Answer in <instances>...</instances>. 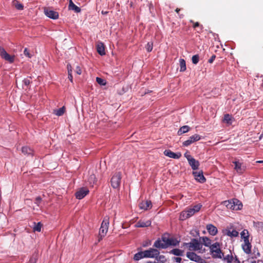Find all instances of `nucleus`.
Here are the masks:
<instances>
[{
  "mask_svg": "<svg viewBox=\"0 0 263 263\" xmlns=\"http://www.w3.org/2000/svg\"><path fill=\"white\" fill-rule=\"evenodd\" d=\"M211 254L213 258L221 259L227 263H231L234 260L232 252L230 249H224L221 250L219 242H215L210 246Z\"/></svg>",
  "mask_w": 263,
  "mask_h": 263,
  "instance_id": "f257e3e1",
  "label": "nucleus"
},
{
  "mask_svg": "<svg viewBox=\"0 0 263 263\" xmlns=\"http://www.w3.org/2000/svg\"><path fill=\"white\" fill-rule=\"evenodd\" d=\"M222 204L229 209L232 210H239L242 207L241 202L237 199H232L230 200L224 201Z\"/></svg>",
  "mask_w": 263,
  "mask_h": 263,
  "instance_id": "f03ea898",
  "label": "nucleus"
},
{
  "mask_svg": "<svg viewBox=\"0 0 263 263\" xmlns=\"http://www.w3.org/2000/svg\"><path fill=\"white\" fill-rule=\"evenodd\" d=\"M109 217L106 216L104 217L100 228L99 233L98 241H100L106 235L108 230Z\"/></svg>",
  "mask_w": 263,
  "mask_h": 263,
  "instance_id": "7ed1b4c3",
  "label": "nucleus"
},
{
  "mask_svg": "<svg viewBox=\"0 0 263 263\" xmlns=\"http://www.w3.org/2000/svg\"><path fill=\"white\" fill-rule=\"evenodd\" d=\"M187 248L190 251H198L202 248V245L196 239L193 238L190 242H184L182 246Z\"/></svg>",
  "mask_w": 263,
  "mask_h": 263,
  "instance_id": "20e7f679",
  "label": "nucleus"
},
{
  "mask_svg": "<svg viewBox=\"0 0 263 263\" xmlns=\"http://www.w3.org/2000/svg\"><path fill=\"white\" fill-rule=\"evenodd\" d=\"M121 179V173L120 172L116 173L111 179V185L114 189H117L120 185Z\"/></svg>",
  "mask_w": 263,
  "mask_h": 263,
  "instance_id": "39448f33",
  "label": "nucleus"
},
{
  "mask_svg": "<svg viewBox=\"0 0 263 263\" xmlns=\"http://www.w3.org/2000/svg\"><path fill=\"white\" fill-rule=\"evenodd\" d=\"M186 257L190 260L197 263H202L203 259L199 255L193 252H188L186 253Z\"/></svg>",
  "mask_w": 263,
  "mask_h": 263,
  "instance_id": "423d86ee",
  "label": "nucleus"
},
{
  "mask_svg": "<svg viewBox=\"0 0 263 263\" xmlns=\"http://www.w3.org/2000/svg\"><path fill=\"white\" fill-rule=\"evenodd\" d=\"M145 257L146 258H153L157 257L159 255L160 252L156 249L150 248L147 250L144 251Z\"/></svg>",
  "mask_w": 263,
  "mask_h": 263,
  "instance_id": "0eeeda50",
  "label": "nucleus"
},
{
  "mask_svg": "<svg viewBox=\"0 0 263 263\" xmlns=\"http://www.w3.org/2000/svg\"><path fill=\"white\" fill-rule=\"evenodd\" d=\"M89 192V190L86 187H81L75 193L77 199H82L85 197Z\"/></svg>",
  "mask_w": 263,
  "mask_h": 263,
  "instance_id": "6e6552de",
  "label": "nucleus"
},
{
  "mask_svg": "<svg viewBox=\"0 0 263 263\" xmlns=\"http://www.w3.org/2000/svg\"><path fill=\"white\" fill-rule=\"evenodd\" d=\"M0 55L2 58L4 59L6 61H8L10 63L14 62V57L11 56L9 54L6 50L0 46Z\"/></svg>",
  "mask_w": 263,
  "mask_h": 263,
  "instance_id": "1a4fd4ad",
  "label": "nucleus"
},
{
  "mask_svg": "<svg viewBox=\"0 0 263 263\" xmlns=\"http://www.w3.org/2000/svg\"><path fill=\"white\" fill-rule=\"evenodd\" d=\"M201 139V136L198 134H195L191 136L189 139L183 142V145L184 146H188L191 144L199 141Z\"/></svg>",
  "mask_w": 263,
  "mask_h": 263,
  "instance_id": "9d476101",
  "label": "nucleus"
},
{
  "mask_svg": "<svg viewBox=\"0 0 263 263\" xmlns=\"http://www.w3.org/2000/svg\"><path fill=\"white\" fill-rule=\"evenodd\" d=\"M44 13L48 17L55 20L59 18V13L48 8H44Z\"/></svg>",
  "mask_w": 263,
  "mask_h": 263,
  "instance_id": "9b49d317",
  "label": "nucleus"
},
{
  "mask_svg": "<svg viewBox=\"0 0 263 263\" xmlns=\"http://www.w3.org/2000/svg\"><path fill=\"white\" fill-rule=\"evenodd\" d=\"M244 243L242 245V248L243 251L247 254H249L251 252L252 245L249 242V238H245Z\"/></svg>",
  "mask_w": 263,
  "mask_h": 263,
  "instance_id": "f8f14e48",
  "label": "nucleus"
},
{
  "mask_svg": "<svg viewBox=\"0 0 263 263\" xmlns=\"http://www.w3.org/2000/svg\"><path fill=\"white\" fill-rule=\"evenodd\" d=\"M193 175L195 179L200 183H204L206 181L205 178L203 175L202 171L200 172H193Z\"/></svg>",
  "mask_w": 263,
  "mask_h": 263,
  "instance_id": "ddd939ff",
  "label": "nucleus"
},
{
  "mask_svg": "<svg viewBox=\"0 0 263 263\" xmlns=\"http://www.w3.org/2000/svg\"><path fill=\"white\" fill-rule=\"evenodd\" d=\"M96 48L100 55H104L106 54L105 45L102 42L98 41L97 43Z\"/></svg>",
  "mask_w": 263,
  "mask_h": 263,
  "instance_id": "4468645a",
  "label": "nucleus"
},
{
  "mask_svg": "<svg viewBox=\"0 0 263 263\" xmlns=\"http://www.w3.org/2000/svg\"><path fill=\"white\" fill-rule=\"evenodd\" d=\"M224 234L231 237H235L238 236L239 233L236 230L232 229V228H228L224 231Z\"/></svg>",
  "mask_w": 263,
  "mask_h": 263,
  "instance_id": "2eb2a0df",
  "label": "nucleus"
},
{
  "mask_svg": "<svg viewBox=\"0 0 263 263\" xmlns=\"http://www.w3.org/2000/svg\"><path fill=\"white\" fill-rule=\"evenodd\" d=\"M164 154L166 156L174 159H179L181 157V154L180 153H175L169 149L165 150L164 152Z\"/></svg>",
  "mask_w": 263,
  "mask_h": 263,
  "instance_id": "dca6fc26",
  "label": "nucleus"
},
{
  "mask_svg": "<svg viewBox=\"0 0 263 263\" xmlns=\"http://www.w3.org/2000/svg\"><path fill=\"white\" fill-rule=\"evenodd\" d=\"M152 206V202L150 200L143 201L139 204V208L144 210H147L151 209Z\"/></svg>",
  "mask_w": 263,
  "mask_h": 263,
  "instance_id": "f3484780",
  "label": "nucleus"
},
{
  "mask_svg": "<svg viewBox=\"0 0 263 263\" xmlns=\"http://www.w3.org/2000/svg\"><path fill=\"white\" fill-rule=\"evenodd\" d=\"M206 229L209 234L213 236L216 235L218 232L217 228L212 224H208Z\"/></svg>",
  "mask_w": 263,
  "mask_h": 263,
  "instance_id": "a211bd4d",
  "label": "nucleus"
},
{
  "mask_svg": "<svg viewBox=\"0 0 263 263\" xmlns=\"http://www.w3.org/2000/svg\"><path fill=\"white\" fill-rule=\"evenodd\" d=\"M188 162L193 170H196L198 168L199 163L198 161L196 160L194 158L190 159Z\"/></svg>",
  "mask_w": 263,
  "mask_h": 263,
  "instance_id": "6ab92c4d",
  "label": "nucleus"
},
{
  "mask_svg": "<svg viewBox=\"0 0 263 263\" xmlns=\"http://www.w3.org/2000/svg\"><path fill=\"white\" fill-rule=\"evenodd\" d=\"M68 9L70 10H73L75 12L79 13L81 11V8L76 6L72 1L69 0V4L68 6Z\"/></svg>",
  "mask_w": 263,
  "mask_h": 263,
  "instance_id": "aec40b11",
  "label": "nucleus"
},
{
  "mask_svg": "<svg viewBox=\"0 0 263 263\" xmlns=\"http://www.w3.org/2000/svg\"><path fill=\"white\" fill-rule=\"evenodd\" d=\"M235 164V170L239 174H242L245 171V169L242 167V164L238 161H235L233 162Z\"/></svg>",
  "mask_w": 263,
  "mask_h": 263,
  "instance_id": "412c9836",
  "label": "nucleus"
},
{
  "mask_svg": "<svg viewBox=\"0 0 263 263\" xmlns=\"http://www.w3.org/2000/svg\"><path fill=\"white\" fill-rule=\"evenodd\" d=\"M151 224L150 221L147 220L146 221H143L141 220L139 221L135 225L136 227L137 228H144L149 226Z\"/></svg>",
  "mask_w": 263,
  "mask_h": 263,
  "instance_id": "4be33fe9",
  "label": "nucleus"
},
{
  "mask_svg": "<svg viewBox=\"0 0 263 263\" xmlns=\"http://www.w3.org/2000/svg\"><path fill=\"white\" fill-rule=\"evenodd\" d=\"M154 247L159 249H165L166 245L163 244V242L161 239H157L154 244Z\"/></svg>",
  "mask_w": 263,
  "mask_h": 263,
  "instance_id": "5701e85b",
  "label": "nucleus"
},
{
  "mask_svg": "<svg viewBox=\"0 0 263 263\" xmlns=\"http://www.w3.org/2000/svg\"><path fill=\"white\" fill-rule=\"evenodd\" d=\"M22 152L24 155L31 156L33 155V151L28 146L22 147Z\"/></svg>",
  "mask_w": 263,
  "mask_h": 263,
  "instance_id": "b1692460",
  "label": "nucleus"
},
{
  "mask_svg": "<svg viewBox=\"0 0 263 263\" xmlns=\"http://www.w3.org/2000/svg\"><path fill=\"white\" fill-rule=\"evenodd\" d=\"M184 251L179 249H174L170 251V253L178 256L183 255Z\"/></svg>",
  "mask_w": 263,
  "mask_h": 263,
  "instance_id": "393cba45",
  "label": "nucleus"
},
{
  "mask_svg": "<svg viewBox=\"0 0 263 263\" xmlns=\"http://www.w3.org/2000/svg\"><path fill=\"white\" fill-rule=\"evenodd\" d=\"M190 127L187 125H184L180 128L178 131L177 134L179 136L183 134L186 133L189 131Z\"/></svg>",
  "mask_w": 263,
  "mask_h": 263,
  "instance_id": "a878e982",
  "label": "nucleus"
},
{
  "mask_svg": "<svg viewBox=\"0 0 263 263\" xmlns=\"http://www.w3.org/2000/svg\"><path fill=\"white\" fill-rule=\"evenodd\" d=\"M180 71L183 72L186 69L185 61L183 59L179 60Z\"/></svg>",
  "mask_w": 263,
  "mask_h": 263,
  "instance_id": "bb28decb",
  "label": "nucleus"
},
{
  "mask_svg": "<svg viewBox=\"0 0 263 263\" xmlns=\"http://www.w3.org/2000/svg\"><path fill=\"white\" fill-rule=\"evenodd\" d=\"M200 238H201L202 243L205 246L209 247L210 248V246L212 245L211 240L207 237H202Z\"/></svg>",
  "mask_w": 263,
  "mask_h": 263,
  "instance_id": "cd10ccee",
  "label": "nucleus"
},
{
  "mask_svg": "<svg viewBox=\"0 0 263 263\" xmlns=\"http://www.w3.org/2000/svg\"><path fill=\"white\" fill-rule=\"evenodd\" d=\"M179 242L180 241L178 240L177 239L170 238V240H168V247L170 246H177L179 245Z\"/></svg>",
  "mask_w": 263,
  "mask_h": 263,
  "instance_id": "c85d7f7f",
  "label": "nucleus"
},
{
  "mask_svg": "<svg viewBox=\"0 0 263 263\" xmlns=\"http://www.w3.org/2000/svg\"><path fill=\"white\" fill-rule=\"evenodd\" d=\"M144 251H141L137 253H136L134 257V259L135 260H139L145 257V256H144Z\"/></svg>",
  "mask_w": 263,
  "mask_h": 263,
  "instance_id": "c756f323",
  "label": "nucleus"
},
{
  "mask_svg": "<svg viewBox=\"0 0 263 263\" xmlns=\"http://www.w3.org/2000/svg\"><path fill=\"white\" fill-rule=\"evenodd\" d=\"M65 111V108L63 106L57 110H54V113L58 116H62Z\"/></svg>",
  "mask_w": 263,
  "mask_h": 263,
  "instance_id": "7c9ffc66",
  "label": "nucleus"
},
{
  "mask_svg": "<svg viewBox=\"0 0 263 263\" xmlns=\"http://www.w3.org/2000/svg\"><path fill=\"white\" fill-rule=\"evenodd\" d=\"M88 181L90 184L93 185L97 182V179L95 175L93 174L90 175L88 179Z\"/></svg>",
  "mask_w": 263,
  "mask_h": 263,
  "instance_id": "2f4dec72",
  "label": "nucleus"
},
{
  "mask_svg": "<svg viewBox=\"0 0 263 263\" xmlns=\"http://www.w3.org/2000/svg\"><path fill=\"white\" fill-rule=\"evenodd\" d=\"M232 116L229 114H226L224 116L223 121L229 124H231L232 123Z\"/></svg>",
  "mask_w": 263,
  "mask_h": 263,
  "instance_id": "473e14b6",
  "label": "nucleus"
},
{
  "mask_svg": "<svg viewBox=\"0 0 263 263\" xmlns=\"http://www.w3.org/2000/svg\"><path fill=\"white\" fill-rule=\"evenodd\" d=\"M34 226L33 227V231H37V232H41V228L42 227V224L41 222H38L37 223H36L35 222H34Z\"/></svg>",
  "mask_w": 263,
  "mask_h": 263,
  "instance_id": "72a5a7b5",
  "label": "nucleus"
},
{
  "mask_svg": "<svg viewBox=\"0 0 263 263\" xmlns=\"http://www.w3.org/2000/svg\"><path fill=\"white\" fill-rule=\"evenodd\" d=\"M157 262L156 263H165L166 261L165 257L164 255H159L158 257L157 256L156 258Z\"/></svg>",
  "mask_w": 263,
  "mask_h": 263,
  "instance_id": "f704fd0d",
  "label": "nucleus"
},
{
  "mask_svg": "<svg viewBox=\"0 0 263 263\" xmlns=\"http://www.w3.org/2000/svg\"><path fill=\"white\" fill-rule=\"evenodd\" d=\"M170 238L166 236V235H164L161 237V240H162L163 244L166 245V248L168 247V240H170Z\"/></svg>",
  "mask_w": 263,
  "mask_h": 263,
  "instance_id": "c9c22d12",
  "label": "nucleus"
},
{
  "mask_svg": "<svg viewBox=\"0 0 263 263\" xmlns=\"http://www.w3.org/2000/svg\"><path fill=\"white\" fill-rule=\"evenodd\" d=\"M199 56L198 54H196L192 57V62L194 64L196 65L199 62Z\"/></svg>",
  "mask_w": 263,
  "mask_h": 263,
  "instance_id": "e433bc0d",
  "label": "nucleus"
},
{
  "mask_svg": "<svg viewBox=\"0 0 263 263\" xmlns=\"http://www.w3.org/2000/svg\"><path fill=\"white\" fill-rule=\"evenodd\" d=\"M188 218H189V217L188 215L187 214V212L185 211H183L181 213L180 216V219L181 220H183Z\"/></svg>",
  "mask_w": 263,
  "mask_h": 263,
  "instance_id": "4c0bfd02",
  "label": "nucleus"
},
{
  "mask_svg": "<svg viewBox=\"0 0 263 263\" xmlns=\"http://www.w3.org/2000/svg\"><path fill=\"white\" fill-rule=\"evenodd\" d=\"M145 48L147 52L152 51L153 48V42H148L145 46Z\"/></svg>",
  "mask_w": 263,
  "mask_h": 263,
  "instance_id": "58836bf2",
  "label": "nucleus"
},
{
  "mask_svg": "<svg viewBox=\"0 0 263 263\" xmlns=\"http://www.w3.org/2000/svg\"><path fill=\"white\" fill-rule=\"evenodd\" d=\"M241 237L243 239V240L245 239V238H249L248 231L247 230H243L241 233Z\"/></svg>",
  "mask_w": 263,
  "mask_h": 263,
  "instance_id": "ea45409f",
  "label": "nucleus"
},
{
  "mask_svg": "<svg viewBox=\"0 0 263 263\" xmlns=\"http://www.w3.org/2000/svg\"><path fill=\"white\" fill-rule=\"evenodd\" d=\"M37 260V256L36 254H34L30 258L29 261L27 263H36V261Z\"/></svg>",
  "mask_w": 263,
  "mask_h": 263,
  "instance_id": "a19ab883",
  "label": "nucleus"
},
{
  "mask_svg": "<svg viewBox=\"0 0 263 263\" xmlns=\"http://www.w3.org/2000/svg\"><path fill=\"white\" fill-rule=\"evenodd\" d=\"M190 23H193V27L194 28H196V27H200L201 29H203V26L202 25H200L198 22H194L193 20H191L190 21Z\"/></svg>",
  "mask_w": 263,
  "mask_h": 263,
  "instance_id": "79ce46f5",
  "label": "nucleus"
},
{
  "mask_svg": "<svg viewBox=\"0 0 263 263\" xmlns=\"http://www.w3.org/2000/svg\"><path fill=\"white\" fill-rule=\"evenodd\" d=\"M96 81L99 84L101 85H105L106 84L105 81L101 78L97 77Z\"/></svg>",
  "mask_w": 263,
  "mask_h": 263,
  "instance_id": "37998d69",
  "label": "nucleus"
},
{
  "mask_svg": "<svg viewBox=\"0 0 263 263\" xmlns=\"http://www.w3.org/2000/svg\"><path fill=\"white\" fill-rule=\"evenodd\" d=\"M187 212V214L188 215L189 217H190L192 216H193L196 212L192 209V208H190L188 209L186 211H185Z\"/></svg>",
  "mask_w": 263,
  "mask_h": 263,
  "instance_id": "c03bdc74",
  "label": "nucleus"
},
{
  "mask_svg": "<svg viewBox=\"0 0 263 263\" xmlns=\"http://www.w3.org/2000/svg\"><path fill=\"white\" fill-rule=\"evenodd\" d=\"M201 207V205H200V204H197L196 205H194L192 208L196 213V212H198L200 210Z\"/></svg>",
  "mask_w": 263,
  "mask_h": 263,
  "instance_id": "a18cd8bd",
  "label": "nucleus"
},
{
  "mask_svg": "<svg viewBox=\"0 0 263 263\" xmlns=\"http://www.w3.org/2000/svg\"><path fill=\"white\" fill-rule=\"evenodd\" d=\"M15 8L17 9V10H23V8H24V6L23 5V4H21V3H17L15 5Z\"/></svg>",
  "mask_w": 263,
  "mask_h": 263,
  "instance_id": "49530a36",
  "label": "nucleus"
},
{
  "mask_svg": "<svg viewBox=\"0 0 263 263\" xmlns=\"http://www.w3.org/2000/svg\"><path fill=\"white\" fill-rule=\"evenodd\" d=\"M24 54L27 57L30 58L32 57V55L29 53V51L27 48H25L24 51Z\"/></svg>",
  "mask_w": 263,
  "mask_h": 263,
  "instance_id": "de8ad7c7",
  "label": "nucleus"
},
{
  "mask_svg": "<svg viewBox=\"0 0 263 263\" xmlns=\"http://www.w3.org/2000/svg\"><path fill=\"white\" fill-rule=\"evenodd\" d=\"M75 72L76 73H77L79 75H80L82 73V70H81V69L80 66H77L76 70H75Z\"/></svg>",
  "mask_w": 263,
  "mask_h": 263,
  "instance_id": "09e8293b",
  "label": "nucleus"
},
{
  "mask_svg": "<svg viewBox=\"0 0 263 263\" xmlns=\"http://www.w3.org/2000/svg\"><path fill=\"white\" fill-rule=\"evenodd\" d=\"M23 83L25 85L28 86L31 83V81L28 79H25L23 80Z\"/></svg>",
  "mask_w": 263,
  "mask_h": 263,
  "instance_id": "8fccbe9b",
  "label": "nucleus"
},
{
  "mask_svg": "<svg viewBox=\"0 0 263 263\" xmlns=\"http://www.w3.org/2000/svg\"><path fill=\"white\" fill-rule=\"evenodd\" d=\"M256 227L263 230V222H257L256 223Z\"/></svg>",
  "mask_w": 263,
  "mask_h": 263,
  "instance_id": "3c124183",
  "label": "nucleus"
},
{
  "mask_svg": "<svg viewBox=\"0 0 263 263\" xmlns=\"http://www.w3.org/2000/svg\"><path fill=\"white\" fill-rule=\"evenodd\" d=\"M215 58H216V55H213L210 58V59H209L208 62L209 63H212L213 62V61L215 60Z\"/></svg>",
  "mask_w": 263,
  "mask_h": 263,
  "instance_id": "603ef678",
  "label": "nucleus"
},
{
  "mask_svg": "<svg viewBox=\"0 0 263 263\" xmlns=\"http://www.w3.org/2000/svg\"><path fill=\"white\" fill-rule=\"evenodd\" d=\"M41 201V198L40 197H37L35 198V203L37 204L38 205L40 203Z\"/></svg>",
  "mask_w": 263,
  "mask_h": 263,
  "instance_id": "864d4df0",
  "label": "nucleus"
},
{
  "mask_svg": "<svg viewBox=\"0 0 263 263\" xmlns=\"http://www.w3.org/2000/svg\"><path fill=\"white\" fill-rule=\"evenodd\" d=\"M68 73H72V66L70 64H68L67 66Z\"/></svg>",
  "mask_w": 263,
  "mask_h": 263,
  "instance_id": "5fc2aeb1",
  "label": "nucleus"
},
{
  "mask_svg": "<svg viewBox=\"0 0 263 263\" xmlns=\"http://www.w3.org/2000/svg\"><path fill=\"white\" fill-rule=\"evenodd\" d=\"M184 156L186 157V158L187 159L188 161H189L190 159L193 158V157L190 155H189L187 153H185L184 154Z\"/></svg>",
  "mask_w": 263,
  "mask_h": 263,
  "instance_id": "6e6d98bb",
  "label": "nucleus"
},
{
  "mask_svg": "<svg viewBox=\"0 0 263 263\" xmlns=\"http://www.w3.org/2000/svg\"><path fill=\"white\" fill-rule=\"evenodd\" d=\"M175 260L177 262L180 263L181 261V260H182V258H180V257H175Z\"/></svg>",
  "mask_w": 263,
  "mask_h": 263,
  "instance_id": "4d7b16f0",
  "label": "nucleus"
},
{
  "mask_svg": "<svg viewBox=\"0 0 263 263\" xmlns=\"http://www.w3.org/2000/svg\"><path fill=\"white\" fill-rule=\"evenodd\" d=\"M69 80L71 82H72V79H73V77H72V73H68V77Z\"/></svg>",
  "mask_w": 263,
  "mask_h": 263,
  "instance_id": "13d9d810",
  "label": "nucleus"
},
{
  "mask_svg": "<svg viewBox=\"0 0 263 263\" xmlns=\"http://www.w3.org/2000/svg\"><path fill=\"white\" fill-rule=\"evenodd\" d=\"M180 11V9L179 8H176V10H175V11L178 13L179 12V11Z\"/></svg>",
  "mask_w": 263,
  "mask_h": 263,
  "instance_id": "bf43d9fd",
  "label": "nucleus"
},
{
  "mask_svg": "<svg viewBox=\"0 0 263 263\" xmlns=\"http://www.w3.org/2000/svg\"><path fill=\"white\" fill-rule=\"evenodd\" d=\"M256 163H263V160L257 161Z\"/></svg>",
  "mask_w": 263,
  "mask_h": 263,
  "instance_id": "052dcab7",
  "label": "nucleus"
},
{
  "mask_svg": "<svg viewBox=\"0 0 263 263\" xmlns=\"http://www.w3.org/2000/svg\"><path fill=\"white\" fill-rule=\"evenodd\" d=\"M146 263H156V262L148 261Z\"/></svg>",
  "mask_w": 263,
  "mask_h": 263,
  "instance_id": "680f3d73",
  "label": "nucleus"
},
{
  "mask_svg": "<svg viewBox=\"0 0 263 263\" xmlns=\"http://www.w3.org/2000/svg\"><path fill=\"white\" fill-rule=\"evenodd\" d=\"M262 137H263V135H261L259 137V139L260 140L262 138Z\"/></svg>",
  "mask_w": 263,
  "mask_h": 263,
  "instance_id": "e2e57ef3",
  "label": "nucleus"
},
{
  "mask_svg": "<svg viewBox=\"0 0 263 263\" xmlns=\"http://www.w3.org/2000/svg\"><path fill=\"white\" fill-rule=\"evenodd\" d=\"M235 260L237 261H239L236 256L235 257Z\"/></svg>",
  "mask_w": 263,
  "mask_h": 263,
  "instance_id": "0e129e2a",
  "label": "nucleus"
},
{
  "mask_svg": "<svg viewBox=\"0 0 263 263\" xmlns=\"http://www.w3.org/2000/svg\"><path fill=\"white\" fill-rule=\"evenodd\" d=\"M107 13V12H103V11H102V13H103V14H106Z\"/></svg>",
  "mask_w": 263,
  "mask_h": 263,
  "instance_id": "69168bd1",
  "label": "nucleus"
},
{
  "mask_svg": "<svg viewBox=\"0 0 263 263\" xmlns=\"http://www.w3.org/2000/svg\"><path fill=\"white\" fill-rule=\"evenodd\" d=\"M257 255H258V256H259V255H260V254H259V252H257Z\"/></svg>",
  "mask_w": 263,
  "mask_h": 263,
  "instance_id": "338daca9",
  "label": "nucleus"
},
{
  "mask_svg": "<svg viewBox=\"0 0 263 263\" xmlns=\"http://www.w3.org/2000/svg\"><path fill=\"white\" fill-rule=\"evenodd\" d=\"M183 17V15H180V18H181V17Z\"/></svg>",
  "mask_w": 263,
  "mask_h": 263,
  "instance_id": "774afa93",
  "label": "nucleus"
}]
</instances>
